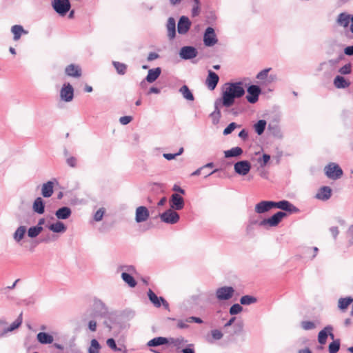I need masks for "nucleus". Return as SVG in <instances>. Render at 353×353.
Instances as JSON below:
<instances>
[{
  "label": "nucleus",
  "instance_id": "obj_29",
  "mask_svg": "<svg viewBox=\"0 0 353 353\" xmlns=\"http://www.w3.org/2000/svg\"><path fill=\"white\" fill-rule=\"evenodd\" d=\"M161 74V68H157L155 69H151L148 71V74L146 77V80L149 83H152L157 79Z\"/></svg>",
  "mask_w": 353,
  "mask_h": 353
},
{
  "label": "nucleus",
  "instance_id": "obj_50",
  "mask_svg": "<svg viewBox=\"0 0 353 353\" xmlns=\"http://www.w3.org/2000/svg\"><path fill=\"white\" fill-rule=\"evenodd\" d=\"M339 72L341 74H350L351 72H352L351 65L350 63L345 64V65H343V67H341L339 70Z\"/></svg>",
  "mask_w": 353,
  "mask_h": 353
},
{
  "label": "nucleus",
  "instance_id": "obj_62",
  "mask_svg": "<svg viewBox=\"0 0 353 353\" xmlns=\"http://www.w3.org/2000/svg\"><path fill=\"white\" fill-rule=\"evenodd\" d=\"M159 57V55L155 52H150L148 57V61H151Z\"/></svg>",
  "mask_w": 353,
  "mask_h": 353
},
{
  "label": "nucleus",
  "instance_id": "obj_38",
  "mask_svg": "<svg viewBox=\"0 0 353 353\" xmlns=\"http://www.w3.org/2000/svg\"><path fill=\"white\" fill-rule=\"evenodd\" d=\"M26 231L25 226L19 227L14 234V239L18 242L20 241L23 238Z\"/></svg>",
  "mask_w": 353,
  "mask_h": 353
},
{
  "label": "nucleus",
  "instance_id": "obj_58",
  "mask_svg": "<svg viewBox=\"0 0 353 353\" xmlns=\"http://www.w3.org/2000/svg\"><path fill=\"white\" fill-rule=\"evenodd\" d=\"M67 163L70 166V167H75L76 166V164H77V159L74 158V157H70L67 159Z\"/></svg>",
  "mask_w": 353,
  "mask_h": 353
},
{
  "label": "nucleus",
  "instance_id": "obj_9",
  "mask_svg": "<svg viewBox=\"0 0 353 353\" xmlns=\"http://www.w3.org/2000/svg\"><path fill=\"white\" fill-rule=\"evenodd\" d=\"M248 94L246 99L250 103H255L258 99L259 96L261 94V89L258 85H252L248 88Z\"/></svg>",
  "mask_w": 353,
  "mask_h": 353
},
{
  "label": "nucleus",
  "instance_id": "obj_22",
  "mask_svg": "<svg viewBox=\"0 0 353 353\" xmlns=\"http://www.w3.org/2000/svg\"><path fill=\"white\" fill-rule=\"evenodd\" d=\"M334 85L338 88H346L350 85V81L342 76H336L334 79Z\"/></svg>",
  "mask_w": 353,
  "mask_h": 353
},
{
  "label": "nucleus",
  "instance_id": "obj_63",
  "mask_svg": "<svg viewBox=\"0 0 353 353\" xmlns=\"http://www.w3.org/2000/svg\"><path fill=\"white\" fill-rule=\"evenodd\" d=\"M239 137L243 139V140H245L247 138H248V132L245 130H242L239 134Z\"/></svg>",
  "mask_w": 353,
  "mask_h": 353
},
{
  "label": "nucleus",
  "instance_id": "obj_5",
  "mask_svg": "<svg viewBox=\"0 0 353 353\" xmlns=\"http://www.w3.org/2000/svg\"><path fill=\"white\" fill-rule=\"evenodd\" d=\"M286 216V213L283 212H277L271 217L263 220L261 223V225H268L271 227L276 226L281 220Z\"/></svg>",
  "mask_w": 353,
  "mask_h": 353
},
{
  "label": "nucleus",
  "instance_id": "obj_48",
  "mask_svg": "<svg viewBox=\"0 0 353 353\" xmlns=\"http://www.w3.org/2000/svg\"><path fill=\"white\" fill-rule=\"evenodd\" d=\"M243 310V307L238 303L234 304L230 309V314L234 315L240 313Z\"/></svg>",
  "mask_w": 353,
  "mask_h": 353
},
{
  "label": "nucleus",
  "instance_id": "obj_43",
  "mask_svg": "<svg viewBox=\"0 0 353 353\" xmlns=\"http://www.w3.org/2000/svg\"><path fill=\"white\" fill-rule=\"evenodd\" d=\"M270 160V156L267 154H263L261 157H259L257 159V162L259 163L260 166L263 168L265 167Z\"/></svg>",
  "mask_w": 353,
  "mask_h": 353
},
{
  "label": "nucleus",
  "instance_id": "obj_59",
  "mask_svg": "<svg viewBox=\"0 0 353 353\" xmlns=\"http://www.w3.org/2000/svg\"><path fill=\"white\" fill-rule=\"evenodd\" d=\"M188 322H195V323H203V321L201 320V319L199 318V317H194V316H192V317H190L188 320H187Z\"/></svg>",
  "mask_w": 353,
  "mask_h": 353
},
{
  "label": "nucleus",
  "instance_id": "obj_40",
  "mask_svg": "<svg viewBox=\"0 0 353 353\" xmlns=\"http://www.w3.org/2000/svg\"><path fill=\"white\" fill-rule=\"evenodd\" d=\"M266 125V121L265 120H259L255 125H254V130L256 132L261 135L263 134V132L265 130Z\"/></svg>",
  "mask_w": 353,
  "mask_h": 353
},
{
  "label": "nucleus",
  "instance_id": "obj_34",
  "mask_svg": "<svg viewBox=\"0 0 353 353\" xmlns=\"http://www.w3.org/2000/svg\"><path fill=\"white\" fill-rule=\"evenodd\" d=\"M49 229L53 231L54 232H63L66 230V227L62 222L57 221L54 223L51 224L49 226Z\"/></svg>",
  "mask_w": 353,
  "mask_h": 353
},
{
  "label": "nucleus",
  "instance_id": "obj_26",
  "mask_svg": "<svg viewBox=\"0 0 353 353\" xmlns=\"http://www.w3.org/2000/svg\"><path fill=\"white\" fill-rule=\"evenodd\" d=\"M41 194L44 197H50L53 194V183L48 181L43 183L41 188Z\"/></svg>",
  "mask_w": 353,
  "mask_h": 353
},
{
  "label": "nucleus",
  "instance_id": "obj_64",
  "mask_svg": "<svg viewBox=\"0 0 353 353\" xmlns=\"http://www.w3.org/2000/svg\"><path fill=\"white\" fill-rule=\"evenodd\" d=\"M183 353H195L192 348L187 347L182 350Z\"/></svg>",
  "mask_w": 353,
  "mask_h": 353
},
{
  "label": "nucleus",
  "instance_id": "obj_56",
  "mask_svg": "<svg viewBox=\"0 0 353 353\" xmlns=\"http://www.w3.org/2000/svg\"><path fill=\"white\" fill-rule=\"evenodd\" d=\"M132 120V117L131 116H124L121 117L119 119V121L123 125L128 124Z\"/></svg>",
  "mask_w": 353,
  "mask_h": 353
},
{
  "label": "nucleus",
  "instance_id": "obj_30",
  "mask_svg": "<svg viewBox=\"0 0 353 353\" xmlns=\"http://www.w3.org/2000/svg\"><path fill=\"white\" fill-rule=\"evenodd\" d=\"M55 214L59 219H65L70 216L71 210L68 207H62L56 212Z\"/></svg>",
  "mask_w": 353,
  "mask_h": 353
},
{
  "label": "nucleus",
  "instance_id": "obj_39",
  "mask_svg": "<svg viewBox=\"0 0 353 353\" xmlns=\"http://www.w3.org/2000/svg\"><path fill=\"white\" fill-rule=\"evenodd\" d=\"M257 301L256 298L250 295L243 296L240 299V303L242 305H250Z\"/></svg>",
  "mask_w": 353,
  "mask_h": 353
},
{
  "label": "nucleus",
  "instance_id": "obj_36",
  "mask_svg": "<svg viewBox=\"0 0 353 353\" xmlns=\"http://www.w3.org/2000/svg\"><path fill=\"white\" fill-rule=\"evenodd\" d=\"M179 92L181 93L183 97L189 101H193L194 100V96L192 93V92L190 90L188 87L187 85H183L180 90Z\"/></svg>",
  "mask_w": 353,
  "mask_h": 353
},
{
  "label": "nucleus",
  "instance_id": "obj_60",
  "mask_svg": "<svg viewBox=\"0 0 353 353\" xmlns=\"http://www.w3.org/2000/svg\"><path fill=\"white\" fill-rule=\"evenodd\" d=\"M88 327H89V329L91 331H92V332L96 331V330H97V323H96V321H90L89 322Z\"/></svg>",
  "mask_w": 353,
  "mask_h": 353
},
{
  "label": "nucleus",
  "instance_id": "obj_32",
  "mask_svg": "<svg viewBox=\"0 0 353 353\" xmlns=\"http://www.w3.org/2000/svg\"><path fill=\"white\" fill-rule=\"evenodd\" d=\"M44 208L43 199L41 197L37 198L33 203V210L39 214H43L44 212Z\"/></svg>",
  "mask_w": 353,
  "mask_h": 353
},
{
  "label": "nucleus",
  "instance_id": "obj_19",
  "mask_svg": "<svg viewBox=\"0 0 353 353\" xmlns=\"http://www.w3.org/2000/svg\"><path fill=\"white\" fill-rule=\"evenodd\" d=\"M65 74L72 77L79 78L81 76V68L74 64L68 65L65 69Z\"/></svg>",
  "mask_w": 353,
  "mask_h": 353
},
{
  "label": "nucleus",
  "instance_id": "obj_28",
  "mask_svg": "<svg viewBox=\"0 0 353 353\" xmlns=\"http://www.w3.org/2000/svg\"><path fill=\"white\" fill-rule=\"evenodd\" d=\"M169 343L168 339L159 336L152 339V340L148 342V345L150 347H155L158 345H161L164 344H168Z\"/></svg>",
  "mask_w": 353,
  "mask_h": 353
},
{
  "label": "nucleus",
  "instance_id": "obj_44",
  "mask_svg": "<svg viewBox=\"0 0 353 353\" xmlns=\"http://www.w3.org/2000/svg\"><path fill=\"white\" fill-rule=\"evenodd\" d=\"M100 345L96 339L91 341L89 353H99Z\"/></svg>",
  "mask_w": 353,
  "mask_h": 353
},
{
  "label": "nucleus",
  "instance_id": "obj_6",
  "mask_svg": "<svg viewBox=\"0 0 353 353\" xmlns=\"http://www.w3.org/2000/svg\"><path fill=\"white\" fill-rule=\"evenodd\" d=\"M234 292V290L232 287L224 286L216 290V295L220 301L228 300L232 297Z\"/></svg>",
  "mask_w": 353,
  "mask_h": 353
},
{
  "label": "nucleus",
  "instance_id": "obj_37",
  "mask_svg": "<svg viewBox=\"0 0 353 353\" xmlns=\"http://www.w3.org/2000/svg\"><path fill=\"white\" fill-rule=\"evenodd\" d=\"M123 280L129 285L131 288H134L137 285V282L128 273L123 272L121 274Z\"/></svg>",
  "mask_w": 353,
  "mask_h": 353
},
{
  "label": "nucleus",
  "instance_id": "obj_8",
  "mask_svg": "<svg viewBox=\"0 0 353 353\" xmlns=\"http://www.w3.org/2000/svg\"><path fill=\"white\" fill-rule=\"evenodd\" d=\"M60 97L65 102H70L73 99L74 89L69 83L63 85L60 91Z\"/></svg>",
  "mask_w": 353,
  "mask_h": 353
},
{
  "label": "nucleus",
  "instance_id": "obj_52",
  "mask_svg": "<svg viewBox=\"0 0 353 353\" xmlns=\"http://www.w3.org/2000/svg\"><path fill=\"white\" fill-rule=\"evenodd\" d=\"M236 126L237 125L234 122L230 123L228 126L223 130V134L228 135L230 134L236 128Z\"/></svg>",
  "mask_w": 353,
  "mask_h": 353
},
{
  "label": "nucleus",
  "instance_id": "obj_2",
  "mask_svg": "<svg viewBox=\"0 0 353 353\" xmlns=\"http://www.w3.org/2000/svg\"><path fill=\"white\" fill-rule=\"evenodd\" d=\"M324 170L326 176L334 180L341 178L343 173L341 168L334 163H329Z\"/></svg>",
  "mask_w": 353,
  "mask_h": 353
},
{
  "label": "nucleus",
  "instance_id": "obj_15",
  "mask_svg": "<svg viewBox=\"0 0 353 353\" xmlns=\"http://www.w3.org/2000/svg\"><path fill=\"white\" fill-rule=\"evenodd\" d=\"M273 208V201H262L255 205V212L258 214H262Z\"/></svg>",
  "mask_w": 353,
  "mask_h": 353
},
{
  "label": "nucleus",
  "instance_id": "obj_7",
  "mask_svg": "<svg viewBox=\"0 0 353 353\" xmlns=\"http://www.w3.org/2000/svg\"><path fill=\"white\" fill-rule=\"evenodd\" d=\"M160 218L162 221L166 223L174 224L179 221V215L176 212L170 209L162 213Z\"/></svg>",
  "mask_w": 353,
  "mask_h": 353
},
{
  "label": "nucleus",
  "instance_id": "obj_16",
  "mask_svg": "<svg viewBox=\"0 0 353 353\" xmlns=\"http://www.w3.org/2000/svg\"><path fill=\"white\" fill-rule=\"evenodd\" d=\"M184 206L183 199L178 194H173L170 199V207L174 210H181Z\"/></svg>",
  "mask_w": 353,
  "mask_h": 353
},
{
  "label": "nucleus",
  "instance_id": "obj_46",
  "mask_svg": "<svg viewBox=\"0 0 353 353\" xmlns=\"http://www.w3.org/2000/svg\"><path fill=\"white\" fill-rule=\"evenodd\" d=\"M168 341H169L168 343H170L176 347H179L181 345H183V343L185 342L183 337L176 338V339L170 338V339H168Z\"/></svg>",
  "mask_w": 353,
  "mask_h": 353
},
{
  "label": "nucleus",
  "instance_id": "obj_47",
  "mask_svg": "<svg viewBox=\"0 0 353 353\" xmlns=\"http://www.w3.org/2000/svg\"><path fill=\"white\" fill-rule=\"evenodd\" d=\"M301 327L305 330H310L314 329L316 326L314 322L305 321L301 322Z\"/></svg>",
  "mask_w": 353,
  "mask_h": 353
},
{
  "label": "nucleus",
  "instance_id": "obj_3",
  "mask_svg": "<svg viewBox=\"0 0 353 353\" xmlns=\"http://www.w3.org/2000/svg\"><path fill=\"white\" fill-rule=\"evenodd\" d=\"M52 7L61 16H64L70 8L69 0H54Z\"/></svg>",
  "mask_w": 353,
  "mask_h": 353
},
{
  "label": "nucleus",
  "instance_id": "obj_42",
  "mask_svg": "<svg viewBox=\"0 0 353 353\" xmlns=\"http://www.w3.org/2000/svg\"><path fill=\"white\" fill-rule=\"evenodd\" d=\"M43 228L41 226H36V227H32L30 228L28 231V234L30 237L34 238L38 236L40 232L42 231Z\"/></svg>",
  "mask_w": 353,
  "mask_h": 353
},
{
  "label": "nucleus",
  "instance_id": "obj_41",
  "mask_svg": "<svg viewBox=\"0 0 353 353\" xmlns=\"http://www.w3.org/2000/svg\"><path fill=\"white\" fill-rule=\"evenodd\" d=\"M113 65L119 74H124L127 70V65L125 63L119 61H113Z\"/></svg>",
  "mask_w": 353,
  "mask_h": 353
},
{
  "label": "nucleus",
  "instance_id": "obj_55",
  "mask_svg": "<svg viewBox=\"0 0 353 353\" xmlns=\"http://www.w3.org/2000/svg\"><path fill=\"white\" fill-rule=\"evenodd\" d=\"M104 210L101 208L98 210L96 213L94 214V219L96 221H99L102 219L103 214H104Z\"/></svg>",
  "mask_w": 353,
  "mask_h": 353
},
{
  "label": "nucleus",
  "instance_id": "obj_23",
  "mask_svg": "<svg viewBox=\"0 0 353 353\" xmlns=\"http://www.w3.org/2000/svg\"><path fill=\"white\" fill-rule=\"evenodd\" d=\"M168 36L170 39H173L176 35L175 20L172 17H170L167 22Z\"/></svg>",
  "mask_w": 353,
  "mask_h": 353
},
{
  "label": "nucleus",
  "instance_id": "obj_45",
  "mask_svg": "<svg viewBox=\"0 0 353 353\" xmlns=\"http://www.w3.org/2000/svg\"><path fill=\"white\" fill-rule=\"evenodd\" d=\"M340 348L339 340H335L329 345V353H337Z\"/></svg>",
  "mask_w": 353,
  "mask_h": 353
},
{
  "label": "nucleus",
  "instance_id": "obj_14",
  "mask_svg": "<svg viewBox=\"0 0 353 353\" xmlns=\"http://www.w3.org/2000/svg\"><path fill=\"white\" fill-rule=\"evenodd\" d=\"M279 208L290 212L298 211V209L295 206H294L288 201L285 200L281 201L279 202L273 201V208Z\"/></svg>",
  "mask_w": 353,
  "mask_h": 353
},
{
  "label": "nucleus",
  "instance_id": "obj_27",
  "mask_svg": "<svg viewBox=\"0 0 353 353\" xmlns=\"http://www.w3.org/2000/svg\"><path fill=\"white\" fill-rule=\"evenodd\" d=\"M350 15L346 13H341L339 14L337 18V23L341 26L347 28L349 26L350 21H351Z\"/></svg>",
  "mask_w": 353,
  "mask_h": 353
},
{
  "label": "nucleus",
  "instance_id": "obj_31",
  "mask_svg": "<svg viewBox=\"0 0 353 353\" xmlns=\"http://www.w3.org/2000/svg\"><path fill=\"white\" fill-rule=\"evenodd\" d=\"M243 154V150L240 147H234L230 150L224 152L225 158H230L241 156Z\"/></svg>",
  "mask_w": 353,
  "mask_h": 353
},
{
  "label": "nucleus",
  "instance_id": "obj_10",
  "mask_svg": "<svg viewBox=\"0 0 353 353\" xmlns=\"http://www.w3.org/2000/svg\"><path fill=\"white\" fill-rule=\"evenodd\" d=\"M251 165L248 161H241L236 162L234 165V170L239 175L245 176L250 172Z\"/></svg>",
  "mask_w": 353,
  "mask_h": 353
},
{
  "label": "nucleus",
  "instance_id": "obj_20",
  "mask_svg": "<svg viewBox=\"0 0 353 353\" xmlns=\"http://www.w3.org/2000/svg\"><path fill=\"white\" fill-rule=\"evenodd\" d=\"M191 23L186 17H181L178 23V32L179 34H185L190 28Z\"/></svg>",
  "mask_w": 353,
  "mask_h": 353
},
{
  "label": "nucleus",
  "instance_id": "obj_1",
  "mask_svg": "<svg viewBox=\"0 0 353 353\" xmlns=\"http://www.w3.org/2000/svg\"><path fill=\"white\" fill-rule=\"evenodd\" d=\"M244 94L245 90L241 82L226 83L221 99L223 106L231 107L235 99L243 97Z\"/></svg>",
  "mask_w": 353,
  "mask_h": 353
},
{
  "label": "nucleus",
  "instance_id": "obj_24",
  "mask_svg": "<svg viewBox=\"0 0 353 353\" xmlns=\"http://www.w3.org/2000/svg\"><path fill=\"white\" fill-rule=\"evenodd\" d=\"M37 338L38 341L41 344H50L54 341L53 336L46 332H39Z\"/></svg>",
  "mask_w": 353,
  "mask_h": 353
},
{
  "label": "nucleus",
  "instance_id": "obj_13",
  "mask_svg": "<svg viewBox=\"0 0 353 353\" xmlns=\"http://www.w3.org/2000/svg\"><path fill=\"white\" fill-rule=\"evenodd\" d=\"M148 295L150 301L154 306L159 307L162 303L165 307H168V303L163 297H158L152 290L149 289Z\"/></svg>",
  "mask_w": 353,
  "mask_h": 353
},
{
  "label": "nucleus",
  "instance_id": "obj_35",
  "mask_svg": "<svg viewBox=\"0 0 353 353\" xmlns=\"http://www.w3.org/2000/svg\"><path fill=\"white\" fill-rule=\"evenodd\" d=\"M353 299L351 297L341 298L338 302L339 307L342 310H346L348 306L352 303Z\"/></svg>",
  "mask_w": 353,
  "mask_h": 353
},
{
  "label": "nucleus",
  "instance_id": "obj_57",
  "mask_svg": "<svg viewBox=\"0 0 353 353\" xmlns=\"http://www.w3.org/2000/svg\"><path fill=\"white\" fill-rule=\"evenodd\" d=\"M107 345L108 347H110L111 349L116 350H117V345L113 339H109L107 340Z\"/></svg>",
  "mask_w": 353,
  "mask_h": 353
},
{
  "label": "nucleus",
  "instance_id": "obj_49",
  "mask_svg": "<svg viewBox=\"0 0 353 353\" xmlns=\"http://www.w3.org/2000/svg\"><path fill=\"white\" fill-rule=\"evenodd\" d=\"M199 0H194V5L192 7V16H197L200 12Z\"/></svg>",
  "mask_w": 353,
  "mask_h": 353
},
{
  "label": "nucleus",
  "instance_id": "obj_54",
  "mask_svg": "<svg viewBox=\"0 0 353 353\" xmlns=\"http://www.w3.org/2000/svg\"><path fill=\"white\" fill-rule=\"evenodd\" d=\"M183 152V148H181L179 149V152L176 153V154H163V157L168 159V160H172L173 159L175 158V157L182 154Z\"/></svg>",
  "mask_w": 353,
  "mask_h": 353
},
{
  "label": "nucleus",
  "instance_id": "obj_25",
  "mask_svg": "<svg viewBox=\"0 0 353 353\" xmlns=\"http://www.w3.org/2000/svg\"><path fill=\"white\" fill-rule=\"evenodd\" d=\"M11 32L14 34V40L18 41L22 34H27L28 32L23 29V28L20 25H14L11 28Z\"/></svg>",
  "mask_w": 353,
  "mask_h": 353
},
{
  "label": "nucleus",
  "instance_id": "obj_17",
  "mask_svg": "<svg viewBox=\"0 0 353 353\" xmlns=\"http://www.w3.org/2000/svg\"><path fill=\"white\" fill-rule=\"evenodd\" d=\"M219 79V76L215 72L210 70L205 81V84L210 90H213L216 88Z\"/></svg>",
  "mask_w": 353,
  "mask_h": 353
},
{
  "label": "nucleus",
  "instance_id": "obj_18",
  "mask_svg": "<svg viewBox=\"0 0 353 353\" xmlns=\"http://www.w3.org/2000/svg\"><path fill=\"white\" fill-rule=\"evenodd\" d=\"M197 54L196 50L194 47H183L180 50V56L185 59L194 58Z\"/></svg>",
  "mask_w": 353,
  "mask_h": 353
},
{
  "label": "nucleus",
  "instance_id": "obj_4",
  "mask_svg": "<svg viewBox=\"0 0 353 353\" xmlns=\"http://www.w3.org/2000/svg\"><path fill=\"white\" fill-rule=\"evenodd\" d=\"M218 42V39L214 30L212 27H208L205 31L203 35V43L205 46H213Z\"/></svg>",
  "mask_w": 353,
  "mask_h": 353
},
{
  "label": "nucleus",
  "instance_id": "obj_11",
  "mask_svg": "<svg viewBox=\"0 0 353 353\" xmlns=\"http://www.w3.org/2000/svg\"><path fill=\"white\" fill-rule=\"evenodd\" d=\"M332 331L333 328L332 326H326L323 330L320 331L318 335L319 343L321 345H325L328 336H330L332 339H334V336Z\"/></svg>",
  "mask_w": 353,
  "mask_h": 353
},
{
  "label": "nucleus",
  "instance_id": "obj_21",
  "mask_svg": "<svg viewBox=\"0 0 353 353\" xmlns=\"http://www.w3.org/2000/svg\"><path fill=\"white\" fill-rule=\"evenodd\" d=\"M332 194V190L328 186H323L321 188L316 194V198L325 201L330 198Z\"/></svg>",
  "mask_w": 353,
  "mask_h": 353
},
{
  "label": "nucleus",
  "instance_id": "obj_12",
  "mask_svg": "<svg viewBox=\"0 0 353 353\" xmlns=\"http://www.w3.org/2000/svg\"><path fill=\"white\" fill-rule=\"evenodd\" d=\"M150 216V212L145 206H139L136 209L135 220L137 223L147 221Z\"/></svg>",
  "mask_w": 353,
  "mask_h": 353
},
{
  "label": "nucleus",
  "instance_id": "obj_53",
  "mask_svg": "<svg viewBox=\"0 0 353 353\" xmlns=\"http://www.w3.org/2000/svg\"><path fill=\"white\" fill-rule=\"evenodd\" d=\"M211 334L212 338L215 340H219L223 337V333L219 330H212Z\"/></svg>",
  "mask_w": 353,
  "mask_h": 353
},
{
  "label": "nucleus",
  "instance_id": "obj_33",
  "mask_svg": "<svg viewBox=\"0 0 353 353\" xmlns=\"http://www.w3.org/2000/svg\"><path fill=\"white\" fill-rule=\"evenodd\" d=\"M22 322H23L22 313H21L19 315L18 318L16 319V321H14L9 327H8L7 329H6L3 331V334H6L8 332H12V331L17 329L21 325Z\"/></svg>",
  "mask_w": 353,
  "mask_h": 353
},
{
  "label": "nucleus",
  "instance_id": "obj_61",
  "mask_svg": "<svg viewBox=\"0 0 353 353\" xmlns=\"http://www.w3.org/2000/svg\"><path fill=\"white\" fill-rule=\"evenodd\" d=\"M344 52L347 55H353V46L346 47L344 50Z\"/></svg>",
  "mask_w": 353,
  "mask_h": 353
},
{
  "label": "nucleus",
  "instance_id": "obj_51",
  "mask_svg": "<svg viewBox=\"0 0 353 353\" xmlns=\"http://www.w3.org/2000/svg\"><path fill=\"white\" fill-rule=\"evenodd\" d=\"M270 70H271V68H267V69L263 70L259 73H258V74L256 75V78L259 80L265 79L266 77H268V72H270Z\"/></svg>",
  "mask_w": 353,
  "mask_h": 353
}]
</instances>
